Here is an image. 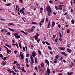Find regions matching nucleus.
Here are the masks:
<instances>
[{"mask_svg": "<svg viewBox=\"0 0 75 75\" xmlns=\"http://www.w3.org/2000/svg\"><path fill=\"white\" fill-rule=\"evenodd\" d=\"M11 50H9V49H8L7 50V52L8 54H9V52L11 53Z\"/></svg>", "mask_w": 75, "mask_h": 75, "instance_id": "10", "label": "nucleus"}, {"mask_svg": "<svg viewBox=\"0 0 75 75\" xmlns=\"http://www.w3.org/2000/svg\"><path fill=\"white\" fill-rule=\"evenodd\" d=\"M26 66L27 67H29L30 66L29 65H28V64L26 63Z\"/></svg>", "mask_w": 75, "mask_h": 75, "instance_id": "63", "label": "nucleus"}, {"mask_svg": "<svg viewBox=\"0 0 75 75\" xmlns=\"http://www.w3.org/2000/svg\"><path fill=\"white\" fill-rule=\"evenodd\" d=\"M60 50L63 51L64 50H65V47H60L59 48Z\"/></svg>", "mask_w": 75, "mask_h": 75, "instance_id": "12", "label": "nucleus"}, {"mask_svg": "<svg viewBox=\"0 0 75 75\" xmlns=\"http://www.w3.org/2000/svg\"><path fill=\"white\" fill-rule=\"evenodd\" d=\"M59 36L60 38H62V35L61 34V33L60 32H59Z\"/></svg>", "mask_w": 75, "mask_h": 75, "instance_id": "29", "label": "nucleus"}, {"mask_svg": "<svg viewBox=\"0 0 75 75\" xmlns=\"http://www.w3.org/2000/svg\"><path fill=\"white\" fill-rule=\"evenodd\" d=\"M35 62L36 64L38 63V60L36 58H35Z\"/></svg>", "mask_w": 75, "mask_h": 75, "instance_id": "25", "label": "nucleus"}, {"mask_svg": "<svg viewBox=\"0 0 75 75\" xmlns=\"http://www.w3.org/2000/svg\"><path fill=\"white\" fill-rule=\"evenodd\" d=\"M47 73H51L50 72V68L49 67H47Z\"/></svg>", "mask_w": 75, "mask_h": 75, "instance_id": "9", "label": "nucleus"}, {"mask_svg": "<svg viewBox=\"0 0 75 75\" xmlns=\"http://www.w3.org/2000/svg\"><path fill=\"white\" fill-rule=\"evenodd\" d=\"M26 61L27 62V63H28V59L27 58H26Z\"/></svg>", "mask_w": 75, "mask_h": 75, "instance_id": "33", "label": "nucleus"}, {"mask_svg": "<svg viewBox=\"0 0 75 75\" xmlns=\"http://www.w3.org/2000/svg\"><path fill=\"white\" fill-rule=\"evenodd\" d=\"M30 59H31V61L32 62V63H34V60H33V57H32V56H31L30 57Z\"/></svg>", "mask_w": 75, "mask_h": 75, "instance_id": "8", "label": "nucleus"}, {"mask_svg": "<svg viewBox=\"0 0 75 75\" xmlns=\"http://www.w3.org/2000/svg\"><path fill=\"white\" fill-rule=\"evenodd\" d=\"M20 56L21 57V59L23 60L24 59V57L23 56V54H20Z\"/></svg>", "mask_w": 75, "mask_h": 75, "instance_id": "11", "label": "nucleus"}, {"mask_svg": "<svg viewBox=\"0 0 75 75\" xmlns=\"http://www.w3.org/2000/svg\"><path fill=\"white\" fill-rule=\"evenodd\" d=\"M45 43L48 45H50V44L48 42L46 41Z\"/></svg>", "mask_w": 75, "mask_h": 75, "instance_id": "23", "label": "nucleus"}, {"mask_svg": "<svg viewBox=\"0 0 75 75\" xmlns=\"http://www.w3.org/2000/svg\"><path fill=\"white\" fill-rule=\"evenodd\" d=\"M67 52H68L69 53H71L72 52V50L69 48H67Z\"/></svg>", "mask_w": 75, "mask_h": 75, "instance_id": "4", "label": "nucleus"}, {"mask_svg": "<svg viewBox=\"0 0 75 75\" xmlns=\"http://www.w3.org/2000/svg\"><path fill=\"white\" fill-rule=\"evenodd\" d=\"M46 21L47 22V21H48V18H46Z\"/></svg>", "mask_w": 75, "mask_h": 75, "instance_id": "54", "label": "nucleus"}, {"mask_svg": "<svg viewBox=\"0 0 75 75\" xmlns=\"http://www.w3.org/2000/svg\"><path fill=\"white\" fill-rule=\"evenodd\" d=\"M19 1H20V2H21V3H23V1H22V0H19Z\"/></svg>", "mask_w": 75, "mask_h": 75, "instance_id": "59", "label": "nucleus"}, {"mask_svg": "<svg viewBox=\"0 0 75 75\" xmlns=\"http://www.w3.org/2000/svg\"><path fill=\"white\" fill-rule=\"evenodd\" d=\"M4 58H3V59L4 61H5L6 59H7V57H4Z\"/></svg>", "mask_w": 75, "mask_h": 75, "instance_id": "42", "label": "nucleus"}, {"mask_svg": "<svg viewBox=\"0 0 75 75\" xmlns=\"http://www.w3.org/2000/svg\"><path fill=\"white\" fill-rule=\"evenodd\" d=\"M32 54H33L32 56H33V57H35V53H33V52Z\"/></svg>", "mask_w": 75, "mask_h": 75, "instance_id": "30", "label": "nucleus"}, {"mask_svg": "<svg viewBox=\"0 0 75 75\" xmlns=\"http://www.w3.org/2000/svg\"><path fill=\"white\" fill-rule=\"evenodd\" d=\"M40 65H41V67H42V68L44 67V64L43 62H41V64H40Z\"/></svg>", "mask_w": 75, "mask_h": 75, "instance_id": "14", "label": "nucleus"}, {"mask_svg": "<svg viewBox=\"0 0 75 75\" xmlns=\"http://www.w3.org/2000/svg\"><path fill=\"white\" fill-rule=\"evenodd\" d=\"M6 5L7 6H10L11 5V3H9L8 4H6Z\"/></svg>", "mask_w": 75, "mask_h": 75, "instance_id": "35", "label": "nucleus"}, {"mask_svg": "<svg viewBox=\"0 0 75 75\" xmlns=\"http://www.w3.org/2000/svg\"><path fill=\"white\" fill-rule=\"evenodd\" d=\"M58 55H57L55 57V58L56 59H57L58 57Z\"/></svg>", "mask_w": 75, "mask_h": 75, "instance_id": "45", "label": "nucleus"}, {"mask_svg": "<svg viewBox=\"0 0 75 75\" xmlns=\"http://www.w3.org/2000/svg\"><path fill=\"white\" fill-rule=\"evenodd\" d=\"M29 56H30L29 53H27L26 55V57H28Z\"/></svg>", "mask_w": 75, "mask_h": 75, "instance_id": "20", "label": "nucleus"}, {"mask_svg": "<svg viewBox=\"0 0 75 75\" xmlns=\"http://www.w3.org/2000/svg\"><path fill=\"white\" fill-rule=\"evenodd\" d=\"M36 36H40V35L38 33H36Z\"/></svg>", "mask_w": 75, "mask_h": 75, "instance_id": "40", "label": "nucleus"}, {"mask_svg": "<svg viewBox=\"0 0 75 75\" xmlns=\"http://www.w3.org/2000/svg\"><path fill=\"white\" fill-rule=\"evenodd\" d=\"M71 24H74V20H72L71 21Z\"/></svg>", "mask_w": 75, "mask_h": 75, "instance_id": "28", "label": "nucleus"}, {"mask_svg": "<svg viewBox=\"0 0 75 75\" xmlns=\"http://www.w3.org/2000/svg\"><path fill=\"white\" fill-rule=\"evenodd\" d=\"M23 50L24 51H25V47H23Z\"/></svg>", "mask_w": 75, "mask_h": 75, "instance_id": "55", "label": "nucleus"}, {"mask_svg": "<svg viewBox=\"0 0 75 75\" xmlns=\"http://www.w3.org/2000/svg\"><path fill=\"white\" fill-rule=\"evenodd\" d=\"M59 7L62 8V6H63V5L62 4H59Z\"/></svg>", "mask_w": 75, "mask_h": 75, "instance_id": "27", "label": "nucleus"}, {"mask_svg": "<svg viewBox=\"0 0 75 75\" xmlns=\"http://www.w3.org/2000/svg\"><path fill=\"white\" fill-rule=\"evenodd\" d=\"M8 29L9 30H10L11 31H12V32H14V31H15V30H13V29L10 28H8Z\"/></svg>", "mask_w": 75, "mask_h": 75, "instance_id": "17", "label": "nucleus"}, {"mask_svg": "<svg viewBox=\"0 0 75 75\" xmlns=\"http://www.w3.org/2000/svg\"><path fill=\"white\" fill-rule=\"evenodd\" d=\"M21 32L22 33H24V34H25V33L24 31L22 30L21 31Z\"/></svg>", "mask_w": 75, "mask_h": 75, "instance_id": "46", "label": "nucleus"}, {"mask_svg": "<svg viewBox=\"0 0 75 75\" xmlns=\"http://www.w3.org/2000/svg\"><path fill=\"white\" fill-rule=\"evenodd\" d=\"M18 33H15L13 34V36H15V37L16 39L20 38V36L19 35H18Z\"/></svg>", "mask_w": 75, "mask_h": 75, "instance_id": "1", "label": "nucleus"}, {"mask_svg": "<svg viewBox=\"0 0 75 75\" xmlns=\"http://www.w3.org/2000/svg\"><path fill=\"white\" fill-rule=\"evenodd\" d=\"M69 33H70V31L69 30V29H67V34H69Z\"/></svg>", "mask_w": 75, "mask_h": 75, "instance_id": "39", "label": "nucleus"}, {"mask_svg": "<svg viewBox=\"0 0 75 75\" xmlns=\"http://www.w3.org/2000/svg\"><path fill=\"white\" fill-rule=\"evenodd\" d=\"M16 63H17V61H14V64H16Z\"/></svg>", "mask_w": 75, "mask_h": 75, "instance_id": "53", "label": "nucleus"}, {"mask_svg": "<svg viewBox=\"0 0 75 75\" xmlns=\"http://www.w3.org/2000/svg\"><path fill=\"white\" fill-rule=\"evenodd\" d=\"M17 9V11H19V8H18H18Z\"/></svg>", "mask_w": 75, "mask_h": 75, "instance_id": "61", "label": "nucleus"}, {"mask_svg": "<svg viewBox=\"0 0 75 75\" xmlns=\"http://www.w3.org/2000/svg\"><path fill=\"white\" fill-rule=\"evenodd\" d=\"M47 15H48V16H51V14L50 13L48 12V13H47Z\"/></svg>", "mask_w": 75, "mask_h": 75, "instance_id": "34", "label": "nucleus"}, {"mask_svg": "<svg viewBox=\"0 0 75 75\" xmlns=\"http://www.w3.org/2000/svg\"><path fill=\"white\" fill-rule=\"evenodd\" d=\"M35 69L36 70H38V67H35Z\"/></svg>", "mask_w": 75, "mask_h": 75, "instance_id": "62", "label": "nucleus"}, {"mask_svg": "<svg viewBox=\"0 0 75 75\" xmlns=\"http://www.w3.org/2000/svg\"><path fill=\"white\" fill-rule=\"evenodd\" d=\"M5 45L10 48H11V45H9L8 44H5Z\"/></svg>", "mask_w": 75, "mask_h": 75, "instance_id": "16", "label": "nucleus"}, {"mask_svg": "<svg viewBox=\"0 0 75 75\" xmlns=\"http://www.w3.org/2000/svg\"><path fill=\"white\" fill-rule=\"evenodd\" d=\"M71 6H72L73 3H72V1H71Z\"/></svg>", "mask_w": 75, "mask_h": 75, "instance_id": "52", "label": "nucleus"}, {"mask_svg": "<svg viewBox=\"0 0 75 75\" xmlns=\"http://www.w3.org/2000/svg\"><path fill=\"white\" fill-rule=\"evenodd\" d=\"M6 35H10L11 34V33L10 32L6 33Z\"/></svg>", "mask_w": 75, "mask_h": 75, "instance_id": "24", "label": "nucleus"}, {"mask_svg": "<svg viewBox=\"0 0 75 75\" xmlns=\"http://www.w3.org/2000/svg\"><path fill=\"white\" fill-rule=\"evenodd\" d=\"M67 13H65L64 14V16H65L66 15H67Z\"/></svg>", "mask_w": 75, "mask_h": 75, "instance_id": "64", "label": "nucleus"}, {"mask_svg": "<svg viewBox=\"0 0 75 75\" xmlns=\"http://www.w3.org/2000/svg\"><path fill=\"white\" fill-rule=\"evenodd\" d=\"M33 38H35L36 40H37L38 38V36H37L36 35H35V36H34Z\"/></svg>", "mask_w": 75, "mask_h": 75, "instance_id": "15", "label": "nucleus"}, {"mask_svg": "<svg viewBox=\"0 0 75 75\" xmlns=\"http://www.w3.org/2000/svg\"><path fill=\"white\" fill-rule=\"evenodd\" d=\"M50 22H49L48 23V26H47V28H49V27H50Z\"/></svg>", "mask_w": 75, "mask_h": 75, "instance_id": "18", "label": "nucleus"}, {"mask_svg": "<svg viewBox=\"0 0 75 75\" xmlns=\"http://www.w3.org/2000/svg\"><path fill=\"white\" fill-rule=\"evenodd\" d=\"M13 68L12 69H16V67H15V66H13Z\"/></svg>", "mask_w": 75, "mask_h": 75, "instance_id": "47", "label": "nucleus"}, {"mask_svg": "<svg viewBox=\"0 0 75 75\" xmlns=\"http://www.w3.org/2000/svg\"><path fill=\"white\" fill-rule=\"evenodd\" d=\"M46 9L48 12H51V10L50 6L49 5L47 6V7H46Z\"/></svg>", "mask_w": 75, "mask_h": 75, "instance_id": "2", "label": "nucleus"}, {"mask_svg": "<svg viewBox=\"0 0 75 75\" xmlns=\"http://www.w3.org/2000/svg\"><path fill=\"white\" fill-rule=\"evenodd\" d=\"M14 25V23H8V25Z\"/></svg>", "mask_w": 75, "mask_h": 75, "instance_id": "37", "label": "nucleus"}, {"mask_svg": "<svg viewBox=\"0 0 75 75\" xmlns=\"http://www.w3.org/2000/svg\"><path fill=\"white\" fill-rule=\"evenodd\" d=\"M16 65L18 66L19 67H20V64H19L18 63H17Z\"/></svg>", "mask_w": 75, "mask_h": 75, "instance_id": "41", "label": "nucleus"}, {"mask_svg": "<svg viewBox=\"0 0 75 75\" xmlns=\"http://www.w3.org/2000/svg\"><path fill=\"white\" fill-rule=\"evenodd\" d=\"M33 30H34V29L33 28H32L30 30V31L31 32H33Z\"/></svg>", "mask_w": 75, "mask_h": 75, "instance_id": "50", "label": "nucleus"}, {"mask_svg": "<svg viewBox=\"0 0 75 75\" xmlns=\"http://www.w3.org/2000/svg\"><path fill=\"white\" fill-rule=\"evenodd\" d=\"M38 52H39V54L40 55H41V51L40 50H38Z\"/></svg>", "mask_w": 75, "mask_h": 75, "instance_id": "31", "label": "nucleus"}, {"mask_svg": "<svg viewBox=\"0 0 75 75\" xmlns=\"http://www.w3.org/2000/svg\"><path fill=\"white\" fill-rule=\"evenodd\" d=\"M0 57H1L2 59H4V56H3L2 54H0Z\"/></svg>", "mask_w": 75, "mask_h": 75, "instance_id": "19", "label": "nucleus"}, {"mask_svg": "<svg viewBox=\"0 0 75 75\" xmlns=\"http://www.w3.org/2000/svg\"><path fill=\"white\" fill-rule=\"evenodd\" d=\"M22 9H21V11H24L23 10H25V8H22Z\"/></svg>", "mask_w": 75, "mask_h": 75, "instance_id": "51", "label": "nucleus"}, {"mask_svg": "<svg viewBox=\"0 0 75 75\" xmlns=\"http://www.w3.org/2000/svg\"><path fill=\"white\" fill-rule=\"evenodd\" d=\"M18 8V5H17L16 7V10H17V8Z\"/></svg>", "mask_w": 75, "mask_h": 75, "instance_id": "60", "label": "nucleus"}, {"mask_svg": "<svg viewBox=\"0 0 75 75\" xmlns=\"http://www.w3.org/2000/svg\"><path fill=\"white\" fill-rule=\"evenodd\" d=\"M48 49L50 50H52V47H50V46H48Z\"/></svg>", "mask_w": 75, "mask_h": 75, "instance_id": "22", "label": "nucleus"}, {"mask_svg": "<svg viewBox=\"0 0 75 75\" xmlns=\"http://www.w3.org/2000/svg\"><path fill=\"white\" fill-rule=\"evenodd\" d=\"M61 54L65 56V57H67V54L64 52H62L61 53Z\"/></svg>", "mask_w": 75, "mask_h": 75, "instance_id": "5", "label": "nucleus"}, {"mask_svg": "<svg viewBox=\"0 0 75 75\" xmlns=\"http://www.w3.org/2000/svg\"><path fill=\"white\" fill-rule=\"evenodd\" d=\"M73 72H68L67 73V74H68V75H72L71 74H73Z\"/></svg>", "mask_w": 75, "mask_h": 75, "instance_id": "13", "label": "nucleus"}, {"mask_svg": "<svg viewBox=\"0 0 75 75\" xmlns=\"http://www.w3.org/2000/svg\"><path fill=\"white\" fill-rule=\"evenodd\" d=\"M45 62L46 64H47L48 66H49V62L47 59L45 60Z\"/></svg>", "mask_w": 75, "mask_h": 75, "instance_id": "3", "label": "nucleus"}, {"mask_svg": "<svg viewBox=\"0 0 75 75\" xmlns=\"http://www.w3.org/2000/svg\"><path fill=\"white\" fill-rule=\"evenodd\" d=\"M30 47H34V45H30Z\"/></svg>", "mask_w": 75, "mask_h": 75, "instance_id": "58", "label": "nucleus"}, {"mask_svg": "<svg viewBox=\"0 0 75 75\" xmlns=\"http://www.w3.org/2000/svg\"><path fill=\"white\" fill-rule=\"evenodd\" d=\"M58 27L59 28H60L61 27V25H58Z\"/></svg>", "mask_w": 75, "mask_h": 75, "instance_id": "56", "label": "nucleus"}, {"mask_svg": "<svg viewBox=\"0 0 75 75\" xmlns=\"http://www.w3.org/2000/svg\"><path fill=\"white\" fill-rule=\"evenodd\" d=\"M19 47H20V49H21L22 47H21V43L20 42L19 43Z\"/></svg>", "mask_w": 75, "mask_h": 75, "instance_id": "32", "label": "nucleus"}, {"mask_svg": "<svg viewBox=\"0 0 75 75\" xmlns=\"http://www.w3.org/2000/svg\"><path fill=\"white\" fill-rule=\"evenodd\" d=\"M39 25H40V27H41L42 26V23L41 22H40V23H39Z\"/></svg>", "mask_w": 75, "mask_h": 75, "instance_id": "44", "label": "nucleus"}, {"mask_svg": "<svg viewBox=\"0 0 75 75\" xmlns=\"http://www.w3.org/2000/svg\"><path fill=\"white\" fill-rule=\"evenodd\" d=\"M55 9H56L57 10H58V7L57 6H55Z\"/></svg>", "mask_w": 75, "mask_h": 75, "instance_id": "36", "label": "nucleus"}, {"mask_svg": "<svg viewBox=\"0 0 75 75\" xmlns=\"http://www.w3.org/2000/svg\"><path fill=\"white\" fill-rule=\"evenodd\" d=\"M17 51L15 50L14 51V53L15 54H16L17 53Z\"/></svg>", "mask_w": 75, "mask_h": 75, "instance_id": "43", "label": "nucleus"}, {"mask_svg": "<svg viewBox=\"0 0 75 75\" xmlns=\"http://www.w3.org/2000/svg\"><path fill=\"white\" fill-rule=\"evenodd\" d=\"M58 9L59 10H62V8H61V7H60V8H58Z\"/></svg>", "mask_w": 75, "mask_h": 75, "instance_id": "48", "label": "nucleus"}, {"mask_svg": "<svg viewBox=\"0 0 75 75\" xmlns=\"http://www.w3.org/2000/svg\"><path fill=\"white\" fill-rule=\"evenodd\" d=\"M55 25V22H52V25H51V27L52 28Z\"/></svg>", "mask_w": 75, "mask_h": 75, "instance_id": "6", "label": "nucleus"}, {"mask_svg": "<svg viewBox=\"0 0 75 75\" xmlns=\"http://www.w3.org/2000/svg\"><path fill=\"white\" fill-rule=\"evenodd\" d=\"M1 64L3 66L6 65V64L5 62H3L1 63Z\"/></svg>", "mask_w": 75, "mask_h": 75, "instance_id": "21", "label": "nucleus"}, {"mask_svg": "<svg viewBox=\"0 0 75 75\" xmlns=\"http://www.w3.org/2000/svg\"><path fill=\"white\" fill-rule=\"evenodd\" d=\"M0 20H1V21H4L5 19H3V18H1V19H0Z\"/></svg>", "mask_w": 75, "mask_h": 75, "instance_id": "57", "label": "nucleus"}, {"mask_svg": "<svg viewBox=\"0 0 75 75\" xmlns=\"http://www.w3.org/2000/svg\"><path fill=\"white\" fill-rule=\"evenodd\" d=\"M31 23L32 24H34L35 25H37L38 23H37L35 22H32Z\"/></svg>", "mask_w": 75, "mask_h": 75, "instance_id": "26", "label": "nucleus"}, {"mask_svg": "<svg viewBox=\"0 0 75 75\" xmlns=\"http://www.w3.org/2000/svg\"><path fill=\"white\" fill-rule=\"evenodd\" d=\"M37 42H38V43H39L40 41V39H39L37 40Z\"/></svg>", "mask_w": 75, "mask_h": 75, "instance_id": "49", "label": "nucleus"}, {"mask_svg": "<svg viewBox=\"0 0 75 75\" xmlns=\"http://www.w3.org/2000/svg\"><path fill=\"white\" fill-rule=\"evenodd\" d=\"M7 71H8L10 73H13L14 72V71H11L10 69H7Z\"/></svg>", "mask_w": 75, "mask_h": 75, "instance_id": "7", "label": "nucleus"}, {"mask_svg": "<svg viewBox=\"0 0 75 75\" xmlns=\"http://www.w3.org/2000/svg\"><path fill=\"white\" fill-rule=\"evenodd\" d=\"M44 21H45V20L44 19H43L40 22L42 23H44Z\"/></svg>", "mask_w": 75, "mask_h": 75, "instance_id": "38", "label": "nucleus"}]
</instances>
